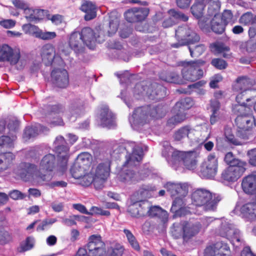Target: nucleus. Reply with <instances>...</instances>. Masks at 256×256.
<instances>
[{
    "mask_svg": "<svg viewBox=\"0 0 256 256\" xmlns=\"http://www.w3.org/2000/svg\"><path fill=\"white\" fill-rule=\"evenodd\" d=\"M79 180L80 184L83 186H88L90 185L92 182L94 186L95 178L93 175L92 174L91 171L90 174H86V173H85Z\"/></svg>",
    "mask_w": 256,
    "mask_h": 256,
    "instance_id": "obj_53",
    "label": "nucleus"
},
{
    "mask_svg": "<svg viewBox=\"0 0 256 256\" xmlns=\"http://www.w3.org/2000/svg\"><path fill=\"white\" fill-rule=\"evenodd\" d=\"M134 12L136 16V22L144 20L149 13V10L148 8H134Z\"/></svg>",
    "mask_w": 256,
    "mask_h": 256,
    "instance_id": "obj_58",
    "label": "nucleus"
},
{
    "mask_svg": "<svg viewBox=\"0 0 256 256\" xmlns=\"http://www.w3.org/2000/svg\"><path fill=\"white\" fill-rule=\"evenodd\" d=\"M58 221L56 218H50L44 220L38 226L37 230H44L48 228L52 225Z\"/></svg>",
    "mask_w": 256,
    "mask_h": 256,
    "instance_id": "obj_54",
    "label": "nucleus"
},
{
    "mask_svg": "<svg viewBox=\"0 0 256 256\" xmlns=\"http://www.w3.org/2000/svg\"><path fill=\"white\" fill-rule=\"evenodd\" d=\"M210 48L216 54L222 53L224 57L226 58L230 57V54L226 53L230 51V48L222 42H214L210 45Z\"/></svg>",
    "mask_w": 256,
    "mask_h": 256,
    "instance_id": "obj_38",
    "label": "nucleus"
},
{
    "mask_svg": "<svg viewBox=\"0 0 256 256\" xmlns=\"http://www.w3.org/2000/svg\"><path fill=\"white\" fill-rule=\"evenodd\" d=\"M86 168L74 163L72 166L70 172L73 178L79 180L86 173Z\"/></svg>",
    "mask_w": 256,
    "mask_h": 256,
    "instance_id": "obj_44",
    "label": "nucleus"
},
{
    "mask_svg": "<svg viewBox=\"0 0 256 256\" xmlns=\"http://www.w3.org/2000/svg\"><path fill=\"white\" fill-rule=\"evenodd\" d=\"M166 112V107L160 104L138 108L129 118V122L132 127L136 130L139 125H143L153 120L163 117Z\"/></svg>",
    "mask_w": 256,
    "mask_h": 256,
    "instance_id": "obj_4",
    "label": "nucleus"
},
{
    "mask_svg": "<svg viewBox=\"0 0 256 256\" xmlns=\"http://www.w3.org/2000/svg\"><path fill=\"white\" fill-rule=\"evenodd\" d=\"M40 169L34 164L22 163L16 170V172L26 182H36L40 184L49 182L52 176L48 173H43L42 170L52 172L56 166L54 155L49 154L42 157L40 162Z\"/></svg>",
    "mask_w": 256,
    "mask_h": 256,
    "instance_id": "obj_1",
    "label": "nucleus"
},
{
    "mask_svg": "<svg viewBox=\"0 0 256 256\" xmlns=\"http://www.w3.org/2000/svg\"><path fill=\"white\" fill-rule=\"evenodd\" d=\"M154 186L142 185L138 190V192L142 198H148L152 196V192L156 190Z\"/></svg>",
    "mask_w": 256,
    "mask_h": 256,
    "instance_id": "obj_49",
    "label": "nucleus"
},
{
    "mask_svg": "<svg viewBox=\"0 0 256 256\" xmlns=\"http://www.w3.org/2000/svg\"><path fill=\"white\" fill-rule=\"evenodd\" d=\"M193 104V100L190 98H186L176 102L174 107V110H176L178 109L184 112L185 110L190 108Z\"/></svg>",
    "mask_w": 256,
    "mask_h": 256,
    "instance_id": "obj_41",
    "label": "nucleus"
},
{
    "mask_svg": "<svg viewBox=\"0 0 256 256\" xmlns=\"http://www.w3.org/2000/svg\"><path fill=\"white\" fill-rule=\"evenodd\" d=\"M214 220L220 224L216 232L218 235L228 239L236 248L242 246V242L240 230L227 220H216L213 217H204L198 222L201 224V228H206Z\"/></svg>",
    "mask_w": 256,
    "mask_h": 256,
    "instance_id": "obj_5",
    "label": "nucleus"
},
{
    "mask_svg": "<svg viewBox=\"0 0 256 256\" xmlns=\"http://www.w3.org/2000/svg\"><path fill=\"white\" fill-rule=\"evenodd\" d=\"M176 38L178 42L172 45L175 48L186 44H192L200 40L199 36L192 28L186 24L178 27L176 30Z\"/></svg>",
    "mask_w": 256,
    "mask_h": 256,
    "instance_id": "obj_9",
    "label": "nucleus"
},
{
    "mask_svg": "<svg viewBox=\"0 0 256 256\" xmlns=\"http://www.w3.org/2000/svg\"><path fill=\"white\" fill-rule=\"evenodd\" d=\"M210 22L211 28L214 32L222 34L224 32L226 25L222 22L221 16L213 18Z\"/></svg>",
    "mask_w": 256,
    "mask_h": 256,
    "instance_id": "obj_39",
    "label": "nucleus"
},
{
    "mask_svg": "<svg viewBox=\"0 0 256 256\" xmlns=\"http://www.w3.org/2000/svg\"><path fill=\"white\" fill-rule=\"evenodd\" d=\"M185 196L178 195L174 200L171 208V211L174 213L176 216H186L188 214L193 213L192 211L190 210V208L184 206L185 205L184 198Z\"/></svg>",
    "mask_w": 256,
    "mask_h": 256,
    "instance_id": "obj_24",
    "label": "nucleus"
},
{
    "mask_svg": "<svg viewBox=\"0 0 256 256\" xmlns=\"http://www.w3.org/2000/svg\"><path fill=\"white\" fill-rule=\"evenodd\" d=\"M251 86L252 81L250 79L246 77H242L237 79L234 88L237 91L256 90H255L248 89Z\"/></svg>",
    "mask_w": 256,
    "mask_h": 256,
    "instance_id": "obj_37",
    "label": "nucleus"
},
{
    "mask_svg": "<svg viewBox=\"0 0 256 256\" xmlns=\"http://www.w3.org/2000/svg\"><path fill=\"white\" fill-rule=\"evenodd\" d=\"M16 138V136L13 134L10 136H2L0 137V148H7L13 147L14 142Z\"/></svg>",
    "mask_w": 256,
    "mask_h": 256,
    "instance_id": "obj_42",
    "label": "nucleus"
},
{
    "mask_svg": "<svg viewBox=\"0 0 256 256\" xmlns=\"http://www.w3.org/2000/svg\"><path fill=\"white\" fill-rule=\"evenodd\" d=\"M84 111V108L83 105H78L74 104L72 105L70 108V112L72 114L71 120L74 121L75 118H72V117L76 118L78 116H80L83 114Z\"/></svg>",
    "mask_w": 256,
    "mask_h": 256,
    "instance_id": "obj_50",
    "label": "nucleus"
},
{
    "mask_svg": "<svg viewBox=\"0 0 256 256\" xmlns=\"http://www.w3.org/2000/svg\"><path fill=\"white\" fill-rule=\"evenodd\" d=\"M42 12L38 10H34L28 8L24 10V13L25 14V17L26 19L29 20H33L39 18L38 14Z\"/></svg>",
    "mask_w": 256,
    "mask_h": 256,
    "instance_id": "obj_52",
    "label": "nucleus"
},
{
    "mask_svg": "<svg viewBox=\"0 0 256 256\" xmlns=\"http://www.w3.org/2000/svg\"><path fill=\"white\" fill-rule=\"evenodd\" d=\"M204 62L201 60L184 62L182 70L183 78L186 80L193 82L200 79L203 75V70L200 68Z\"/></svg>",
    "mask_w": 256,
    "mask_h": 256,
    "instance_id": "obj_12",
    "label": "nucleus"
},
{
    "mask_svg": "<svg viewBox=\"0 0 256 256\" xmlns=\"http://www.w3.org/2000/svg\"><path fill=\"white\" fill-rule=\"evenodd\" d=\"M184 240H188L197 234L201 229V224L199 222L192 223L184 222Z\"/></svg>",
    "mask_w": 256,
    "mask_h": 256,
    "instance_id": "obj_30",
    "label": "nucleus"
},
{
    "mask_svg": "<svg viewBox=\"0 0 256 256\" xmlns=\"http://www.w3.org/2000/svg\"><path fill=\"white\" fill-rule=\"evenodd\" d=\"M96 34L93 30L89 27L83 28L80 32L84 44L86 46L90 49L94 48L96 42L101 43L104 41L105 36L103 32L101 31L99 32L97 36H96Z\"/></svg>",
    "mask_w": 256,
    "mask_h": 256,
    "instance_id": "obj_16",
    "label": "nucleus"
},
{
    "mask_svg": "<svg viewBox=\"0 0 256 256\" xmlns=\"http://www.w3.org/2000/svg\"><path fill=\"white\" fill-rule=\"evenodd\" d=\"M64 138L61 136L56 137L54 142V150L57 154L58 166L62 168V170H65L70 156L69 147L66 145Z\"/></svg>",
    "mask_w": 256,
    "mask_h": 256,
    "instance_id": "obj_11",
    "label": "nucleus"
},
{
    "mask_svg": "<svg viewBox=\"0 0 256 256\" xmlns=\"http://www.w3.org/2000/svg\"><path fill=\"white\" fill-rule=\"evenodd\" d=\"M165 188L171 196H176L178 195L186 196L188 192V185L186 184L168 182L165 185Z\"/></svg>",
    "mask_w": 256,
    "mask_h": 256,
    "instance_id": "obj_26",
    "label": "nucleus"
},
{
    "mask_svg": "<svg viewBox=\"0 0 256 256\" xmlns=\"http://www.w3.org/2000/svg\"><path fill=\"white\" fill-rule=\"evenodd\" d=\"M218 170V158L214 154H210L202 164V176L206 178H212L216 176Z\"/></svg>",
    "mask_w": 256,
    "mask_h": 256,
    "instance_id": "obj_17",
    "label": "nucleus"
},
{
    "mask_svg": "<svg viewBox=\"0 0 256 256\" xmlns=\"http://www.w3.org/2000/svg\"><path fill=\"white\" fill-rule=\"evenodd\" d=\"M246 166H230L221 174V179L224 182L236 181L246 170Z\"/></svg>",
    "mask_w": 256,
    "mask_h": 256,
    "instance_id": "obj_19",
    "label": "nucleus"
},
{
    "mask_svg": "<svg viewBox=\"0 0 256 256\" xmlns=\"http://www.w3.org/2000/svg\"><path fill=\"white\" fill-rule=\"evenodd\" d=\"M124 248L120 244H116L114 248L108 250L107 256H122Z\"/></svg>",
    "mask_w": 256,
    "mask_h": 256,
    "instance_id": "obj_60",
    "label": "nucleus"
},
{
    "mask_svg": "<svg viewBox=\"0 0 256 256\" xmlns=\"http://www.w3.org/2000/svg\"><path fill=\"white\" fill-rule=\"evenodd\" d=\"M232 111L237 115L235 120L238 128L237 136L244 140L252 138L253 134L250 128L254 124L252 109L244 104H234L232 107Z\"/></svg>",
    "mask_w": 256,
    "mask_h": 256,
    "instance_id": "obj_3",
    "label": "nucleus"
},
{
    "mask_svg": "<svg viewBox=\"0 0 256 256\" xmlns=\"http://www.w3.org/2000/svg\"><path fill=\"white\" fill-rule=\"evenodd\" d=\"M248 90L242 91L237 95L236 97V101L238 102L237 104H244L246 107H248V103H247L246 98H250V96L248 94Z\"/></svg>",
    "mask_w": 256,
    "mask_h": 256,
    "instance_id": "obj_64",
    "label": "nucleus"
},
{
    "mask_svg": "<svg viewBox=\"0 0 256 256\" xmlns=\"http://www.w3.org/2000/svg\"><path fill=\"white\" fill-rule=\"evenodd\" d=\"M150 203L147 200H140L132 202L128 207V212L134 217L146 216Z\"/></svg>",
    "mask_w": 256,
    "mask_h": 256,
    "instance_id": "obj_22",
    "label": "nucleus"
},
{
    "mask_svg": "<svg viewBox=\"0 0 256 256\" xmlns=\"http://www.w3.org/2000/svg\"><path fill=\"white\" fill-rule=\"evenodd\" d=\"M162 146V156L166 158L168 164L176 170L182 164L184 152L174 149L168 142H164Z\"/></svg>",
    "mask_w": 256,
    "mask_h": 256,
    "instance_id": "obj_13",
    "label": "nucleus"
},
{
    "mask_svg": "<svg viewBox=\"0 0 256 256\" xmlns=\"http://www.w3.org/2000/svg\"><path fill=\"white\" fill-rule=\"evenodd\" d=\"M82 11L86 13L84 18L86 20H90L96 16V7L92 2L84 1L80 7Z\"/></svg>",
    "mask_w": 256,
    "mask_h": 256,
    "instance_id": "obj_35",
    "label": "nucleus"
},
{
    "mask_svg": "<svg viewBox=\"0 0 256 256\" xmlns=\"http://www.w3.org/2000/svg\"><path fill=\"white\" fill-rule=\"evenodd\" d=\"M225 162L230 164V166H246V163L238 159L234 158V156L232 152H228L224 157Z\"/></svg>",
    "mask_w": 256,
    "mask_h": 256,
    "instance_id": "obj_48",
    "label": "nucleus"
},
{
    "mask_svg": "<svg viewBox=\"0 0 256 256\" xmlns=\"http://www.w3.org/2000/svg\"><path fill=\"white\" fill-rule=\"evenodd\" d=\"M41 56L46 65L53 64L54 66L58 65L61 67L64 66V60L60 56L56 54L55 48L50 44H46L42 47Z\"/></svg>",
    "mask_w": 256,
    "mask_h": 256,
    "instance_id": "obj_15",
    "label": "nucleus"
},
{
    "mask_svg": "<svg viewBox=\"0 0 256 256\" xmlns=\"http://www.w3.org/2000/svg\"><path fill=\"white\" fill-rule=\"evenodd\" d=\"M22 28L25 34L34 36L36 38H37L40 30V28L38 26L30 24H24Z\"/></svg>",
    "mask_w": 256,
    "mask_h": 256,
    "instance_id": "obj_51",
    "label": "nucleus"
},
{
    "mask_svg": "<svg viewBox=\"0 0 256 256\" xmlns=\"http://www.w3.org/2000/svg\"><path fill=\"white\" fill-rule=\"evenodd\" d=\"M122 148L128 154L126 156V162L118 178L120 180L126 184H132L148 176L150 170L148 168H144L138 174H136L134 170L128 168L130 167L136 166L142 160V149L134 142H128L124 144Z\"/></svg>",
    "mask_w": 256,
    "mask_h": 256,
    "instance_id": "obj_2",
    "label": "nucleus"
},
{
    "mask_svg": "<svg viewBox=\"0 0 256 256\" xmlns=\"http://www.w3.org/2000/svg\"><path fill=\"white\" fill-rule=\"evenodd\" d=\"M0 62H8L12 66L19 62L22 64L20 50L6 44L0 45Z\"/></svg>",
    "mask_w": 256,
    "mask_h": 256,
    "instance_id": "obj_14",
    "label": "nucleus"
},
{
    "mask_svg": "<svg viewBox=\"0 0 256 256\" xmlns=\"http://www.w3.org/2000/svg\"><path fill=\"white\" fill-rule=\"evenodd\" d=\"M114 116L106 105L102 106L98 110L96 120L102 126L111 128L114 125Z\"/></svg>",
    "mask_w": 256,
    "mask_h": 256,
    "instance_id": "obj_21",
    "label": "nucleus"
},
{
    "mask_svg": "<svg viewBox=\"0 0 256 256\" xmlns=\"http://www.w3.org/2000/svg\"><path fill=\"white\" fill-rule=\"evenodd\" d=\"M94 158L100 160V162L96 166H93L92 170V174L95 178L94 187L96 190L103 188L104 182L107 180L110 172V160L108 158H104L103 154L95 152Z\"/></svg>",
    "mask_w": 256,
    "mask_h": 256,
    "instance_id": "obj_8",
    "label": "nucleus"
},
{
    "mask_svg": "<svg viewBox=\"0 0 256 256\" xmlns=\"http://www.w3.org/2000/svg\"><path fill=\"white\" fill-rule=\"evenodd\" d=\"M221 19L222 22L226 24H233L235 20L234 18L233 14L230 10H225L221 16Z\"/></svg>",
    "mask_w": 256,
    "mask_h": 256,
    "instance_id": "obj_61",
    "label": "nucleus"
},
{
    "mask_svg": "<svg viewBox=\"0 0 256 256\" xmlns=\"http://www.w3.org/2000/svg\"><path fill=\"white\" fill-rule=\"evenodd\" d=\"M160 78L168 82H172L178 84H184L183 80L180 79L179 76L174 73L169 74L166 76H161Z\"/></svg>",
    "mask_w": 256,
    "mask_h": 256,
    "instance_id": "obj_55",
    "label": "nucleus"
},
{
    "mask_svg": "<svg viewBox=\"0 0 256 256\" xmlns=\"http://www.w3.org/2000/svg\"><path fill=\"white\" fill-rule=\"evenodd\" d=\"M90 256H102L106 252L105 244L99 235H92L86 246Z\"/></svg>",
    "mask_w": 256,
    "mask_h": 256,
    "instance_id": "obj_18",
    "label": "nucleus"
},
{
    "mask_svg": "<svg viewBox=\"0 0 256 256\" xmlns=\"http://www.w3.org/2000/svg\"><path fill=\"white\" fill-rule=\"evenodd\" d=\"M248 94H249L250 96L246 98L247 103H248V107L253 108V109L256 112V90H250L248 91Z\"/></svg>",
    "mask_w": 256,
    "mask_h": 256,
    "instance_id": "obj_63",
    "label": "nucleus"
},
{
    "mask_svg": "<svg viewBox=\"0 0 256 256\" xmlns=\"http://www.w3.org/2000/svg\"><path fill=\"white\" fill-rule=\"evenodd\" d=\"M48 131V129L38 124L35 126H26L24 130L22 138L23 140L26 142L30 139H32L36 137L40 132H46Z\"/></svg>",
    "mask_w": 256,
    "mask_h": 256,
    "instance_id": "obj_28",
    "label": "nucleus"
},
{
    "mask_svg": "<svg viewBox=\"0 0 256 256\" xmlns=\"http://www.w3.org/2000/svg\"><path fill=\"white\" fill-rule=\"evenodd\" d=\"M68 43L70 48L76 54L80 53L83 51L84 44L80 32L76 31L72 32L69 36Z\"/></svg>",
    "mask_w": 256,
    "mask_h": 256,
    "instance_id": "obj_27",
    "label": "nucleus"
},
{
    "mask_svg": "<svg viewBox=\"0 0 256 256\" xmlns=\"http://www.w3.org/2000/svg\"><path fill=\"white\" fill-rule=\"evenodd\" d=\"M198 130L189 126H183L175 132L174 138L176 140L179 141L187 138L192 144H200L204 143L208 139V137L199 136L200 132Z\"/></svg>",
    "mask_w": 256,
    "mask_h": 256,
    "instance_id": "obj_10",
    "label": "nucleus"
},
{
    "mask_svg": "<svg viewBox=\"0 0 256 256\" xmlns=\"http://www.w3.org/2000/svg\"><path fill=\"white\" fill-rule=\"evenodd\" d=\"M206 82L204 80H200L192 84L189 85L190 88H193V92H196L198 94L203 95L205 93V90L204 86L205 85Z\"/></svg>",
    "mask_w": 256,
    "mask_h": 256,
    "instance_id": "obj_56",
    "label": "nucleus"
},
{
    "mask_svg": "<svg viewBox=\"0 0 256 256\" xmlns=\"http://www.w3.org/2000/svg\"><path fill=\"white\" fill-rule=\"evenodd\" d=\"M150 218L156 217L160 220L162 223L165 224L168 220V214L167 212L158 206H150L147 210L146 216Z\"/></svg>",
    "mask_w": 256,
    "mask_h": 256,
    "instance_id": "obj_32",
    "label": "nucleus"
},
{
    "mask_svg": "<svg viewBox=\"0 0 256 256\" xmlns=\"http://www.w3.org/2000/svg\"><path fill=\"white\" fill-rule=\"evenodd\" d=\"M210 108L212 114L210 116V122L212 124H214L223 118L224 112L220 110V104L216 100L210 102Z\"/></svg>",
    "mask_w": 256,
    "mask_h": 256,
    "instance_id": "obj_34",
    "label": "nucleus"
},
{
    "mask_svg": "<svg viewBox=\"0 0 256 256\" xmlns=\"http://www.w3.org/2000/svg\"><path fill=\"white\" fill-rule=\"evenodd\" d=\"M170 18L166 20L162 26L164 28H168L172 26L178 20L186 22L188 20V16L174 10H170L168 11Z\"/></svg>",
    "mask_w": 256,
    "mask_h": 256,
    "instance_id": "obj_31",
    "label": "nucleus"
},
{
    "mask_svg": "<svg viewBox=\"0 0 256 256\" xmlns=\"http://www.w3.org/2000/svg\"><path fill=\"white\" fill-rule=\"evenodd\" d=\"M197 153L194 151L184 152L182 161V164L188 170L196 168L197 160Z\"/></svg>",
    "mask_w": 256,
    "mask_h": 256,
    "instance_id": "obj_33",
    "label": "nucleus"
},
{
    "mask_svg": "<svg viewBox=\"0 0 256 256\" xmlns=\"http://www.w3.org/2000/svg\"><path fill=\"white\" fill-rule=\"evenodd\" d=\"M224 135L227 140L234 145H241L242 142L237 138H235L232 134V130L230 128H226L224 130Z\"/></svg>",
    "mask_w": 256,
    "mask_h": 256,
    "instance_id": "obj_57",
    "label": "nucleus"
},
{
    "mask_svg": "<svg viewBox=\"0 0 256 256\" xmlns=\"http://www.w3.org/2000/svg\"><path fill=\"white\" fill-rule=\"evenodd\" d=\"M184 222H182L180 223H175L173 224L172 228V234L174 238H184Z\"/></svg>",
    "mask_w": 256,
    "mask_h": 256,
    "instance_id": "obj_43",
    "label": "nucleus"
},
{
    "mask_svg": "<svg viewBox=\"0 0 256 256\" xmlns=\"http://www.w3.org/2000/svg\"><path fill=\"white\" fill-rule=\"evenodd\" d=\"M53 84L60 88H66L69 83L67 71L64 69L56 68L51 74Z\"/></svg>",
    "mask_w": 256,
    "mask_h": 256,
    "instance_id": "obj_23",
    "label": "nucleus"
},
{
    "mask_svg": "<svg viewBox=\"0 0 256 256\" xmlns=\"http://www.w3.org/2000/svg\"><path fill=\"white\" fill-rule=\"evenodd\" d=\"M205 6L204 2H196L191 7V12L193 16L198 20V24L202 30H207L208 28V22L205 18L202 17L203 10Z\"/></svg>",
    "mask_w": 256,
    "mask_h": 256,
    "instance_id": "obj_25",
    "label": "nucleus"
},
{
    "mask_svg": "<svg viewBox=\"0 0 256 256\" xmlns=\"http://www.w3.org/2000/svg\"><path fill=\"white\" fill-rule=\"evenodd\" d=\"M188 48L192 57H198L204 52L206 48L204 45L200 44L196 46L194 48L191 46H189Z\"/></svg>",
    "mask_w": 256,
    "mask_h": 256,
    "instance_id": "obj_62",
    "label": "nucleus"
},
{
    "mask_svg": "<svg viewBox=\"0 0 256 256\" xmlns=\"http://www.w3.org/2000/svg\"><path fill=\"white\" fill-rule=\"evenodd\" d=\"M204 256H230V248L226 244L218 242L206 248Z\"/></svg>",
    "mask_w": 256,
    "mask_h": 256,
    "instance_id": "obj_20",
    "label": "nucleus"
},
{
    "mask_svg": "<svg viewBox=\"0 0 256 256\" xmlns=\"http://www.w3.org/2000/svg\"><path fill=\"white\" fill-rule=\"evenodd\" d=\"M239 21L242 24L248 25L255 22L256 18L254 17L252 13L248 12L241 16Z\"/></svg>",
    "mask_w": 256,
    "mask_h": 256,
    "instance_id": "obj_59",
    "label": "nucleus"
},
{
    "mask_svg": "<svg viewBox=\"0 0 256 256\" xmlns=\"http://www.w3.org/2000/svg\"><path fill=\"white\" fill-rule=\"evenodd\" d=\"M222 196L218 194H212L209 190L200 188L192 194V204L197 208L192 212L200 214L203 212H213L216 210L218 204L222 200Z\"/></svg>",
    "mask_w": 256,
    "mask_h": 256,
    "instance_id": "obj_6",
    "label": "nucleus"
},
{
    "mask_svg": "<svg viewBox=\"0 0 256 256\" xmlns=\"http://www.w3.org/2000/svg\"><path fill=\"white\" fill-rule=\"evenodd\" d=\"M166 95V88L157 83L142 82L137 84L134 89V96L137 99L144 98L158 100Z\"/></svg>",
    "mask_w": 256,
    "mask_h": 256,
    "instance_id": "obj_7",
    "label": "nucleus"
},
{
    "mask_svg": "<svg viewBox=\"0 0 256 256\" xmlns=\"http://www.w3.org/2000/svg\"><path fill=\"white\" fill-rule=\"evenodd\" d=\"M92 160V157L90 153L82 152L78 156L75 163L87 168L90 164Z\"/></svg>",
    "mask_w": 256,
    "mask_h": 256,
    "instance_id": "obj_40",
    "label": "nucleus"
},
{
    "mask_svg": "<svg viewBox=\"0 0 256 256\" xmlns=\"http://www.w3.org/2000/svg\"><path fill=\"white\" fill-rule=\"evenodd\" d=\"M172 111L174 113H176V114L168 120V124H176L183 122L186 118V113L178 109L176 110H174L173 109Z\"/></svg>",
    "mask_w": 256,
    "mask_h": 256,
    "instance_id": "obj_45",
    "label": "nucleus"
},
{
    "mask_svg": "<svg viewBox=\"0 0 256 256\" xmlns=\"http://www.w3.org/2000/svg\"><path fill=\"white\" fill-rule=\"evenodd\" d=\"M234 210H240L244 216L250 220H256V203H246L242 206L237 204Z\"/></svg>",
    "mask_w": 256,
    "mask_h": 256,
    "instance_id": "obj_29",
    "label": "nucleus"
},
{
    "mask_svg": "<svg viewBox=\"0 0 256 256\" xmlns=\"http://www.w3.org/2000/svg\"><path fill=\"white\" fill-rule=\"evenodd\" d=\"M220 8V4L218 1L210 2L208 7V14L210 16H214L213 18L220 16L219 12Z\"/></svg>",
    "mask_w": 256,
    "mask_h": 256,
    "instance_id": "obj_46",
    "label": "nucleus"
},
{
    "mask_svg": "<svg viewBox=\"0 0 256 256\" xmlns=\"http://www.w3.org/2000/svg\"><path fill=\"white\" fill-rule=\"evenodd\" d=\"M14 158V154L10 152L0 154V172L7 170Z\"/></svg>",
    "mask_w": 256,
    "mask_h": 256,
    "instance_id": "obj_36",
    "label": "nucleus"
},
{
    "mask_svg": "<svg viewBox=\"0 0 256 256\" xmlns=\"http://www.w3.org/2000/svg\"><path fill=\"white\" fill-rule=\"evenodd\" d=\"M123 231L131 246L134 250L139 251L140 250L139 244L132 232L128 229H124Z\"/></svg>",
    "mask_w": 256,
    "mask_h": 256,
    "instance_id": "obj_47",
    "label": "nucleus"
}]
</instances>
